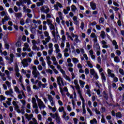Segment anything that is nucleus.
Instances as JSON below:
<instances>
[{"instance_id": "1", "label": "nucleus", "mask_w": 124, "mask_h": 124, "mask_svg": "<svg viewBox=\"0 0 124 124\" xmlns=\"http://www.w3.org/2000/svg\"><path fill=\"white\" fill-rule=\"evenodd\" d=\"M31 62V58H29L28 59H24L23 61L21 62L22 64L23 65V67H28L29 66V63H25V62Z\"/></svg>"}, {"instance_id": "2", "label": "nucleus", "mask_w": 124, "mask_h": 124, "mask_svg": "<svg viewBox=\"0 0 124 124\" xmlns=\"http://www.w3.org/2000/svg\"><path fill=\"white\" fill-rule=\"evenodd\" d=\"M10 58L9 59L8 58V56H6L5 59L7 61H10V62H9V63L10 64H11V63H12V62H14V58H15V56H14V54L13 53H10Z\"/></svg>"}, {"instance_id": "3", "label": "nucleus", "mask_w": 124, "mask_h": 124, "mask_svg": "<svg viewBox=\"0 0 124 124\" xmlns=\"http://www.w3.org/2000/svg\"><path fill=\"white\" fill-rule=\"evenodd\" d=\"M91 37H92V38H94L93 39L94 44L97 43V36H96V35H95V33H92L91 34Z\"/></svg>"}, {"instance_id": "4", "label": "nucleus", "mask_w": 124, "mask_h": 124, "mask_svg": "<svg viewBox=\"0 0 124 124\" xmlns=\"http://www.w3.org/2000/svg\"><path fill=\"white\" fill-rule=\"evenodd\" d=\"M93 49L94 51H100V46H99V44L98 43H96L95 44H94Z\"/></svg>"}, {"instance_id": "5", "label": "nucleus", "mask_w": 124, "mask_h": 124, "mask_svg": "<svg viewBox=\"0 0 124 124\" xmlns=\"http://www.w3.org/2000/svg\"><path fill=\"white\" fill-rule=\"evenodd\" d=\"M48 96V99L49 100L51 106H53L55 105V102H54V100H53V97L51 95H47Z\"/></svg>"}, {"instance_id": "6", "label": "nucleus", "mask_w": 124, "mask_h": 124, "mask_svg": "<svg viewBox=\"0 0 124 124\" xmlns=\"http://www.w3.org/2000/svg\"><path fill=\"white\" fill-rule=\"evenodd\" d=\"M75 37H76V38L74 40L75 42H74L73 45L74 46H76V45H77V43L79 42L80 40H79V36H78V35H75Z\"/></svg>"}, {"instance_id": "7", "label": "nucleus", "mask_w": 124, "mask_h": 124, "mask_svg": "<svg viewBox=\"0 0 124 124\" xmlns=\"http://www.w3.org/2000/svg\"><path fill=\"white\" fill-rule=\"evenodd\" d=\"M38 105L40 108V109H41V108H42V107L43 108H45V107H46V106H45V105H44V103H43V102L42 101H38Z\"/></svg>"}, {"instance_id": "8", "label": "nucleus", "mask_w": 124, "mask_h": 124, "mask_svg": "<svg viewBox=\"0 0 124 124\" xmlns=\"http://www.w3.org/2000/svg\"><path fill=\"white\" fill-rule=\"evenodd\" d=\"M90 6L92 10H95L96 9V4L93 1L90 2Z\"/></svg>"}, {"instance_id": "9", "label": "nucleus", "mask_w": 124, "mask_h": 124, "mask_svg": "<svg viewBox=\"0 0 124 124\" xmlns=\"http://www.w3.org/2000/svg\"><path fill=\"white\" fill-rule=\"evenodd\" d=\"M63 80V78L61 77V76H59L57 78V82H58V84L59 86V87H62V84L61 83V82Z\"/></svg>"}, {"instance_id": "10", "label": "nucleus", "mask_w": 124, "mask_h": 124, "mask_svg": "<svg viewBox=\"0 0 124 124\" xmlns=\"http://www.w3.org/2000/svg\"><path fill=\"white\" fill-rule=\"evenodd\" d=\"M78 93L79 94L80 98L82 101V102H85V99H84V97L82 95V91L81 90L78 91Z\"/></svg>"}, {"instance_id": "11", "label": "nucleus", "mask_w": 124, "mask_h": 124, "mask_svg": "<svg viewBox=\"0 0 124 124\" xmlns=\"http://www.w3.org/2000/svg\"><path fill=\"white\" fill-rule=\"evenodd\" d=\"M108 74L109 76L111 77V78H114L115 77V74L114 73L112 74V71L110 69H108Z\"/></svg>"}, {"instance_id": "12", "label": "nucleus", "mask_w": 124, "mask_h": 124, "mask_svg": "<svg viewBox=\"0 0 124 124\" xmlns=\"http://www.w3.org/2000/svg\"><path fill=\"white\" fill-rule=\"evenodd\" d=\"M82 111H83L82 114L83 115H84V114H86V113H87V110H86V107L85 106V102H82Z\"/></svg>"}, {"instance_id": "13", "label": "nucleus", "mask_w": 124, "mask_h": 124, "mask_svg": "<svg viewBox=\"0 0 124 124\" xmlns=\"http://www.w3.org/2000/svg\"><path fill=\"white\" fill-rule=\"evenodd\" d=\"M23 11L24 12H27V13L30 14L31 12V10L30 9H27V6H24L23 7Z\"/></svg>"}, {"instance_id": "14", "label": "nucleus", "mask_w": 124, "mask_h": 124, "mask_svg": "<svg viewBox=\"0 0 124 124\" xmlns=\"http://www.w3.org/2000/svg\"><path fill=\"white\" fill-rule=\"evenodd\" d=\"M101 76L103 82H106V77L105 76L104 73H101Z\"/></svg>"}, {"instance_id": "15", "label": "nucleus", "mask_w": 124, "mask_h": 124, "mask_svg": "<svg viewBox=\"0 0 124 124\" xmlns=\"http://www.w3.org/2000/svg\"><path fill=\"white\" fill-rule=\"evenodd\" d=\"M114 61L115 62H117V63L120 62H121V60H120V58L118 56H115L114 57Z\"/></svg>"}, {"instance_id": "16", "label": "nucleus", "mask_w": 124, "mask_h": 124, "mask_svg": "<svg viewBox=\"0 0 124 124\" xmlns=\"http://www.w3.org/2000/svg\"><path fill=\"white\" fill-rule=\"evenodd\" d=\"M76 10H77V8L76 7V6L75 5H72L71 6V11L73 12H75Z\"/></svg>"}, {"instance_id": "17", "label": "nucleus", "mask_w": 124, "mask_h": 124, "mask_svg": "<svg viewBox=\"0 0 124 124\" xmlns=\"http://www.w3.org/2000/svg\"><path fill=\"white\" fill-rule=\"evenodd\" d=\"M15 111H16L17 113H18V114H20L21 113V110L20 109H19V106L17 105L16 107H15Z\"/></svg>"}, {"instance_id": "18", "label": "nucleus", "mask_w": 124, "mask_h": 124, "mask_svg": "<svg viewBox=\"0 0 124 124\" xmlns=\"http://www.w3.org/2000/svg\"><path fill=\"white\" fill-rule=\"evenodd\" d=\"M100 36L102 37V39H104L106 35L105 34V32L104 31H102L101 33L100 34Z\"/></svg>"}, {"instance_id": "19", "label": "nucleus", "mask_w": 124, "mask_h": 124, "mask_svg": "<svg viewBox=\"0 0 124 124\" xmlns=\"http://www.w3.org/2000/svg\"><path fill=\"white\" fill-rule=\"evenodd\" d=\"M50 116H51V118H53V119H55V118H56L58 116V113L56 112L55 114L52 113H50Z\"/></svg>"}, {"instance_id": "20", "label": "nucleus", "mask_w": 124, "mask_h": 124, "mask_svg": "<svg viewBox=\"0 0 124 124\" xmlns=\"http://www.w3.org/2000/svg\"><path fill=\"white\" fill-rule=\"evenodd\" d=\"M79 82L80 87H81V88H84V85H85V84H86V82L81 80H79Z\"/></svg>"}, {"instance_id": "21", "label": "nucleus", "mask_w": 124, "mask_h": 124, "mask_svg": "<svg viewBox=\"0 0 124 124\" xmlns=\"http://www.w3.org/2000/svg\"><path fill=\"white\" fill-rule=\"evenodd\" d=\"M122 113L121 112H118L116 113V118H119V119L122 118Z\"/></svg>"}, {"instance_id": "22", "label": "nucleus", "mask_w": 124, "mask_h": 124, "mask_svg": "<svg viewBox=\"0 0 124 124\" xmlns=\"http://www.w3.org/2000/svg\"><path fill=\"white\" fill-rule=\"evenodd\" d=\"M56 122L58 124H61V117L57 115L56 118Z\"/></svg>"}, {"instance_id": "23", "label": "nucleus", "mask_w": 124, "mask_h": 124, "mask_svg": "<svg viewBox=\"0 0 124 124\" xmlns=\"http://www.w3.org/2000/svg\"><path fill=\"white\" fill-rule=\"evenodd\" d=\"M15 16H16V18H18V19H20V17H22V13H16Z\"/></svg>"}, {"instance_id": "24", "label": "nucleus", "mask_w": 124, "mask_h": 124, "mask_svg": "<svg viewBox=\"0 0 124 124\" xmlns=\"http://www.w3.org/2000/svg\"><path fill=\"white\" fill-rule=\"evenodd\" d=\"M86 62H87L89 67H90V68H93V64H92V63H91V61H87Z\"/></svg>"}, {"instance_id": "25", "label": "nucleus", "mask_w": 124, "mask_h": 124, "mask_svg": "<svg viewBox=\"0 0 124 124\" xmlns=\"http://www.w3.org/2000/svg\"><path fill=\"white\" fill-rule=\"evenodd\" d=\"M51 33H52V34L53 37H54L53 39H54L55 40V42H56V43H57V39H56V31H52Z\"/></svg>"}, {"instance_id": "26", "label": "nucleus", "mask_w": 124, "mask_h": 124, "mask_svg": "<svg viewBox=\"0 0 124 124\" xmlns=\"http://www.w3.org/2000/svg\"><path fill=\"white\" fill-rule=\"evenodd\" d=\"M49 28L51 31H56V28H55V26H54V24H51V25L49 26Z\"/></svg>"}, {"instance_id": "27", "label": "nucleus", "mask_w": 124, "mask_h": 124, "mask_svg": "<svg viewBox=\"0 0 124 124\" xmlns=\"http://www.w3.org/2000/svg\"><path fill=\"white\" fill-rule=\"evenodd\" d=\"M103 93H104V95H105L104 96V98H105L106 100H108V94L106 93V92H105V91H104Z\"/></svg>"}, {"instance_id": "28", "label": "nucleus", "mask_w": 124, "mask_h": 124, "mask_svg": "<svg viewBox=\"0 0 124 124\" xmlns=\"http://www.w3.org/2000/svg\"><path fill=\"white\" fill-rule=\"evenodd\" d=\"M15 71L16 73H18L19 71V67L18 66L17 64H16V65L15 66Z\"/></svg>"}, {"instance_id": "29", "label": "nucleus", "mask_w": 124, "mask_h": 124, "mask_svg": "<svg viewBox=\"0 0 124 124\" xmlns=\"http://www.w3.org/2000/svg\"><path fill=\"white\" fill-rule=\"evenodd\" d=\"M101 122L102 124H105V123H106L105 119H104V115L103 114H102V119L101 120Z\"/></svg>"}, {"instance_id": "30", "label": "nucleus", "mask_w": 124, "mask_h": 124, "mask_svg": "<svg viewBox=\"0 0 124 124\" xmlns=\"http://www.w3.org/2000/svg\"><path fill=\"white\" fill-rule=\"evenodd\" d=\"M72 60L74 63H77L79 62V60L77 58H73Z\"/></svg>"}, {"instance_id": "31", "label": "nucleus", "mask_w": 124, "mask_h": 124, "mask_svg": "<svg viewBox=\"0 0 124 124\" xmlns=\"http://www.w3.org/2000/svg\"><path fill=\"white\" fill-rule=\"evenodd\" d=\"M96 73H95V71H94V69H91V70H90V74L91 75H92V76H94V75H95V74Z\"/></svg>"}, {"instance_id": "32", "label": "nucleus", "mask_w": 124, "mask_h": 124, "mask_svg": "<svg viewBox=\"0 0 124 124\" xmlns=\"http://www.w3.org/2000/svg\"><path fill=\"white\" fill-rule=\"evenodd\" d=\"M101 112L102 114H103V113H105V112H106V108L105 107H101Z\"/></svg>"}, {"instance_id": "33", "label": "nucleus", "mask_w": 124, "mask_h": 124, "mask_svg": "<svg viewBox=\"0 0 124 124\" xmlns=\"http://www.w3.org/2000/svg\"><path fill=\"white\" fill-rule=\"evenodd\" d=\"M4 47H5V49H7V50H9L10 46H9V44H8V43H6L4 44Z\"/></svg>"}, {"instance_id": "34", "label": "nucleus", "mask_w": 124, "mask_h": 124, "mask_svg": "<svg viewBox=\"0 0 124 124\" xmlns=\"http://www.w3.org/2000/svg\"><path fill=\"white\" fill-rule=\"evenodd\" d=\"M15 91L16 92V93H21V92H20V89L17 87H15Z\"/></svg>"}, {"instance_id": "35", "label": "nucleus", "mask_w": 124, "mask_h": 124, "mask_svg": "<svg viewBox=\"0 0 124 124\" xmlns=\"http://www.w3.org/2000/svg\"><path fill=\"white\" fill-rule=\"evenodd\" d=\"M97 123V121H96V119L94 118L93 119V120L90 121L91 124H96Z\"/></svg>"}, {"instance_id": "36", "label": "nucleus", "mask_w": 124, "mask_h": 124, "mask_svg": "<svg viewBox=\"0 0 124 124\" xmlns=\"http://www.w3.org/2000/svg\"><path fill=\"white\" fill-rule=\"evenodd\" d=\"M16 47L19 48V47H21V46L22 45V44H21V42H20V41H18L16 43Z\"/></svg>"}, {"instance_id": "37", "label": "nucleus", "mask_w": 124, "mask_h": 124, "mask_svg": "<svg viewBox=\"0 0 124 124\" xmlns=\"http://www.w3.org/2000/svg\"><path fill=\"white\" fill-rule=\"evenodd\" d=\"M99 22L100 24H103L104 23V18L103 17H100L99 19Z\"/></svg>"}, {"instance_id": "38", "label": "nucleus", "mask_w": 124, "mask_h": 124, "mask_svg": "<svg viewBox=\"0 0 124 124\" xmlns=\"http://www.w3.org/2000/svg\"><path fill=\"white\" fill-rule=\"evenodd\" d=\"M63 77L65 78L66 80H67V81H69V82H70L71 81V79H70V78L67 76V75H65L64 76H63Z\"/></svg>"}, {"instance_id": "39", "label": "nucleus", "mask_w": 124, "mask_h": 124, "mask_svg": "<svg viewBox=\"0 0 124 124\" xmlns=\"http://www.w3.org/2000/svg\"><path fill=\"white\" fill-rule=\"evenodd\" d=\"M60 93L62 96L65 95V94L63 93V91L62 90V87H60Z\"/></svg>"}, {"instance_id": "40", "label": "nucleus", "mask_w": 124, "mask_h": 124, "mask_svg": "<svg viewBox=\"0 0 124 124\" xmlns=\"http://www.w3.org/2000/svg\"><path fill=\"white\" fill-rule=\"evenodd\" d=\"M46 8H47V9L45 10L44 13L47 14V13H49L50 12V8H48L47 7H46Z\"/></svg>"}, {"instance_id": "41", "label": "nucleus", "mask_w": 124, "mask_h": 124, "mask_svg": "<svg viewBox=\"0 0 124 124\" xmlns=\"http://www.w3.org/2000/svg\"><path fill=\"white\" fill-rule=\"evenodd\" d=\"M32 75H34V78H37L38 76L37 75H36V72L32 71Z\"/></svg>"}, {"instance_id": "42", "label": "nucleus", "mask_w": 124, "mask_h": 124, "mask_svg": "<svg viewBox=\"0 0 124 124\" xmlns=\"http://www.w3.org/2000/svg\"><path fill=\"white\" fill-rule=\"evenodd\" d=\"M27 90L28 93H31V86H27Z\"/></svg>"}, {"instance_id": "43", "label": "nucleus", "mask_w": 124, "mask_h": 124, "mask_svg": "<svg viewBox=\"0 0 124 124\" xmlns=\"http://www.w3.org/2000/svg\"><path fill=\"white\" fill-rule=\"evenodd\" d=\"M32 104H36V99L34 97L32 98Z\"/></svg>"}, {"instance_id": "44", "label": "nucleus", "mask_w": 124, "mask_h": 124, "mask_svg": "<svg viewBox=\"0 0 124 124\" xmlns=\"http://www.w3.org/2000/svg\"><path fill=\"white\" fill-rule=\"evenodd\" d=\"M87 111L88 112V113H89L90 116H93V112H92V110H91V109H90V108H87Z\"/></svg>"}, {"instance_id": "45", "label": "nucleus", "mask_w": 124, "mask_h": 124, "mask_svg": "<svg viewBox=\"0 0 124 124\" xmlns=\"http://www.w3.org/2000/svg\"><path fill=\"white\" fill-rule=\"evenodd\" d=\"M50 40H51V37L50 36L47 37V38H46V41L47 43L50 42Z\"/></svg>"}, {"instance_id": "46", "label": "nucleus", "mask_w": 124, "mask_h": 124, "mask_svg": "<svg viewBox=\"0 0 124 124\" xmlns=\"http://www.w3.org/2000/svg\"><path fill=\"white\" fill-rule=\"evenodd\" d=\"M59 111L60 112H63V111H64V108L63 107H62V108H59L58 109Z\"/></svg>"}, {"instance_id": "47", "label": "nucleus", "mask_w": 124, "mask_h": 124, "mask_svg": "<svg viewBox=\"0 0 124 124\" xmlns=\"http://www.w3.org/2000/svg\"><path fill=\"white\" fill-rule=\"evenodd\" d=\"M95 112L96 114H97V115H101L100 111H99L98 110H97V108H95Z\"/></svg>"}, {"instance_id": "48", "label": "nucleus", "mask_w": 124, "mask_h": 124, "mask_svg": "<svg viewBox=\"0 0 124 124\" xmlns=\"http://www.w3.org/2000/svg\"><path fill=\"white\" fill-rule=\"evenodd\" d=\"M46 72H48V73H49L50 74V75H52V74H53V70H52L50 69H48L46 70Z\"/></svg>"}, {"instance_id": "49", "label": "nucleus", "mask_w": 124, "mask_h": 124, "mask_svg": "<svg viewBox=\"0 0 124 124\" xmlns=\"http://www.w3.org/2000/svg\"><path fill=\"white\" fill-rule=\"evenodd\" d=\"M85 27V23L84 22H81L80 24V28L81 30H84V27Z\"/></svg>"}, {"instance_id": "50", "label": "nucleus", "mask_w": 124, "mask_h": 124, "mask_svg": "<svg viewBox=\"0 0 124 124\" xmlns=\"http://www.w3.org/2000/svg\"><path fill=\"white\" fill-rule=\"evenodd\" d=\"M6 84L7 85L8 88H10V87H11V83H10L9 81H6Z\"/></svg>"}, {"instance_id": "51", "label": "nucleus", "mask_w": 124, "mask_h": 124, "mask_svg": "<svg viewBox=\"0 0 124 124\" xmlns=\"http://www.w3.org/2000/svg\"><path fill=\"white\" fill-rule=\"evenodd\" d=\"M119 73H120V74H121V75H124V72L123 69L120 68L119 69Z\"/></svg>"}, {"instance_id": "52", "label": "nucleus", "mask_w": 124, "mask_h": 124, "mask_svg": "<svg viewBox=\"0 0 124 124\" xmlns=\"http://www.w3.org/2000/svg\"><path fill=\"white\" fill-rule=\"evenodd\" d=\"M54 51V49H53V48H51V49L49 50L48 51V54L49 55H52V53H53V51Z\"/></svg>"}, {"instance_id": "53", "label": "nucleus", "mask_w": 124, "mask_h": 124, "mask_svg": "<svg viewBox=\"0 0 124 124\" xmlns=\"http://www.w3.org/2000/svg\"><path fill=\"white\" fill-rule=\"evenodd\" d=\"M97 61L98 63H100V64H101V57H100V56L98 57Z\"/></svg>"}, {"instance_id": "54", "label": "nucleus", "mask_w": 124, "mask_h": 124, "mask_svg": "<svg viewBox=\"0 0 124 124\" xmlns=\"http://www.w3.org/2000/svg\"><path fill=\"white\" fill-rule=\"evenodd\" d=\"M85 73L86 75H88V74H89V73H90V70H89V69L86 68L85 69Z\"/></svg>"}, {"instance_id": "55", "label": "nucleus", "mask_w": 124, "mask_h": 124, "mask_svg": "<svg viewBox=\"0 0 124 124\" xmlns=\"http://www.w3.org/2000/svg\"><path fill=\"white\" fill-rule=\"evenodd\" d=\"M60 71H61V73H62V74H63V76H64L65 75H66V74H65V71H64V70H63V69H61L60 70Z\"/></svg>"}, {"instance_id": "56", "label": "nucleus", "mask_w": 124, "mask_h": 124, "mask_svg": "<svg viewBox=\"0 0 124 124\" xmlns=\"http://www.w3.org/2000/svg\"><path fill=\"white\" fill-rule=\"evenodd\" d=\"M116 53L117 55L121 56L122 52H121V50H117L116 51Z\"/></svg>"}, {"instance_id": "57", "label": "nucleus", "mask_w": 124, "mask_h": 124, "mask_svg": "<svg viewBox=\"0 0 124 124\" xmlns=\"http://www.w3.org/2000/svg\"><path fill=\"white\" fill-rule=\"evenodd\" d=\"M54 7L55 10H56L57 11H59V7L57 6V4H54Z\"/></svg>"}, {"instance_id": "58", "label": "nucleus", "mask_w": 124, "mask_h": 124, "mask_svg": "<svg viewBox=\"0 0 124 124\" xmlns=\"http://www.w3.org/2000/svg\"><path fill=\"white\" fill-rule=\"evenodd\" d=\"M44 34H45L46 37H48V36H49V32H48V31H45L44 32Z\"/></svg>"}, {"instance_id": "59", "label": "nucleus", "mask_w": 124, "mask_h": 124, "mask_svg": "<svg viewBox=\"0 0 124 124\" xmlns=\"http://www.w3.org/2000/svg\"><path fill=\"white\" fill-rule=\"evenodd\" d=\"M66 39V37H65V35H63L62 36V42H64Z\"/></svg>"}, {"instance_id": "60", "label": "nucleus", "mask_w": 124, "mask_h": 124, "mask_svg": "<svg viewBox=\"0 0 124 124\" xmlns=\"http://www.w3.org/2000/svg\"><path fill=\"white\" fill-rule=\"evenodd\" d=\"M25 116H26V119H27L28 121H31V118L30 117V116H29V117H28V116H29V114H28V113H26V114H25Z\"/></svg>"}, {"instance_id": "61", "label": "nucleus", "mask_w": 124, "mask_h": 124, "mask_svg": "<svg viewBox=\"0 0 124 124\" xmlns=\"http://www.w3.org/2000/svg\"><path fill=\"white\" fill-rule=\"evenodd\" d=\"M32 69L33 70V71H35V72L37 71V68H36V66H33Z\"/></svg>"}, {"instance_id": "62", "label": "nucleus", "mask_w": 124, "mask_h": 124, "mask_svg": "<svg viewBox=\"0 0 124 124\" xmlns=\"http://www.w3.org/2000/svg\"><path fill=\"white\" fill-rule=\"evenodd\" d=\"M56 5H57L58 7H60V8H62V4L59 2L57 3Z\"/></svg>"}, {"instance_id": "63", "label": "nucleus", "mask_w": 124, "mask_h": 124, "mask_svg": "<svg viewBox=\"0 0 124 124\" xmlns=\"http://www.w3.org/2000/svg\"><path fill=\"white\" fill-rule=\"evenodd\" d=\"M73 121H74V124H78V120L77 119V118H74L73 119Z\"/></svg>"}, {"instance_id": "64", "label": "nucleus", "mask_w": 124, "mask_h": 124, "mask_svg": "<svg viewBox=\"0 0 124 124\" xmlns=\"http://www.w3.org/2000/svg\"><path fill=\"white\" fill-rule=\"evenodd\" d=\"M48 47L49 49H53V44L52 43L48 44Z\"/></svg>"}]
</instances>
